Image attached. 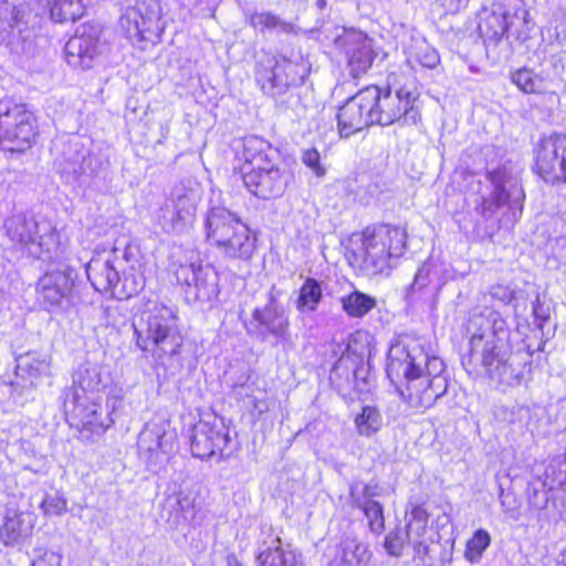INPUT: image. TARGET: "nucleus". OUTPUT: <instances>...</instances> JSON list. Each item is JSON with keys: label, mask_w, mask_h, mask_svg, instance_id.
Segmentation results:
<instances>
[{"label": "nucleus", "mask_w": 566, "mask_h": 566, "mask_svg": "<svg viewBox=\"0 0 566 566\" xmlns=\"http://www.w3.org/2000/svg\"><path fill=\"white\" fill-rule=\"evenodd\" d=\"M467 335L469 350L462 356L467 370L482 367L499 386L520 385L522 368L512 360L510 328L500 312L488 307L472 312L467 323Z\"/></svg>", "instance_id": "f257e3e1"}, {"label": "nucleus", "mask_w": 566, "mask_h": 566, "mask_svg": "<svg viewBox=\"0 0 566 566\" xmlns=\"http://www.w3.org/2000/svg\"><path fill=\"white\" fill-rule=\"evenodd\" d=\"M444 363L429 356L415 338L396 340L388 350L387 375L394 382L403 379L402 397L412 408L428 409L448 390Z\"/></svg>", "instance_id": "f03ea898"}, {"label": "nucleus", "mask_w": 566, "mask_h": 566, "mask_svg": "<svg viewBox=\"0 0 566 566\" xmlns=\"http://www.w3.org/2000/svg\"><path fill=\"white\" fill-rule=\"evenodd\" d=\"M417 98L418 94L406 86L395 90L390 86L384 90L374 85L367 86L338 108L339 135L347 138L371 125H413L420 118V113L415 107Z\"/></svg>", "instance_id": "7ed1b4c3"}, {"label": "nucleus", "mask_w": 566, "mask_h": 566, "mask_svg": "<svg viewBox=\"0 0 566 566\" xmlns=\"http://www.w3.org/2000/svg\"><path fill=\"white\" fill-rule=\"evenodd\" d=\"M134 327L137 346L144 352H150L157 364L169 368L178 361L184 337L172 308L148 302Z\"/></svg>", "instance_id": "20e7f679"}, {"label": "nucleus", "mask_w": 566, "mask_h": 566, "mask_svg": "<svg viewBox=\"0 0 566 566\" xmlns=\"http://www.w3.org/2000/svg\"><path fill=\"white\" fill-rule=\"evenodd\" d=\"M361 245L356 253L367 275H388L395 262L405 253L406 230L390 224L367 227L360 235Z\"/></svg>", "instance_id": "39448f33"}, {"label": "nucleus", "mask_w": 566, "mask_h": 566, "mask_svg": "<svg viewBox=\"0 0 566 566\" xmlns=\"http://www.w3.org/2000/svg\"><path fill=\"white\" fill-rule=\"evenodd\" d=\"M207 241L226 256L249 260L255 250L250 228L224 207L211 208L205 221Z\"/></svg>", "instance_id": "423d86ee"}, {"label": "nucleus", "mask_w": 566, "mask_h": 566, "mask_svg": "<svg viewBox=\"0 0 566 566\" xmlns=\"http://www.w3.org/2000/svg\"><path fill=\"white\" fill-rule=\"evenodd\" d=\"M8 239L36 259H51L57 249V232L51 222L38 221L32 214L19 212L4 220Z\"/></svg>", "instance_id": "0eeeda50"}, {"label": "nucleus", "mask_w": 566, "mask_h": 566, "mask_svg": "<svg viewBox=\"0 0 566 566\" xmlns=\"http://www.w3.org/2000/svg\"><path fill=\"white\" fill-rule=\"evenodd\" d=\"M528 503L543 518L566 522V453L549 461L542 488L530 489Z\"/></svg>", "instance_id": "6e6552de"}, {"label": "nucleus", "mask_w": 566, "mask_h": 566, "mask_svg": "<svg viewBox=\"0 0 566 566\" xmlns=\"http://www.w3.org/2000/svg\"><path fill=\"white\" fill-rule=\"evenodd\" d=\"M308 73L310 63L302 56H272L258 64L255 80L264 94L275 98L302 85Z\"/></svg>", "instance_id": "1a4fd4ad"}, {"label": "nucleus", "mask_w": 566, "mask_h": 566, "mask_svg": "<svg viewBox=\"0 0 566 566\" xmlns=\"http://www.w3.org/2000/svg\"><path fill=\"white\" fill-rule=\"evenodd\" d=\"M38 135L36 117L24 103L0 102V146L9 151L29 149Z\"/></svg>", "instance_id": "9d476101"}, {"label": "nucleus", "mask_w": 566, "mask_h": 566, "mask_svg": "<svg viewBox=\"0 0 566 566\" xmlns=\"http://www.w3.org/2000/svg\"><path fill=\"white\" fill-rule=\"evenodd\" d=\"M76 277L75 269L70 265L45 272L36 284L38 301L43 308L55 314L69 313L76 304Z\"/></svg>", "instance_id": "9b49d317"}, {"label": "nucleus", "mask_w": 566, "mask_h": 566, "mask_svg": "<svg viewBox=\"0 0 566 566\" xmlns=\"http://www.w3.org/2000/svg\"><path fill=\"white\" fill-rule=\"evenodd\" d=\"M488 179L492 191L480 205L481 214L492 218L500 208L507 207L514 219L520 217L525 195L518 179L505 167L489 171Z\"/></svg>", "instance_id": "f8f14e48"}, {"label": "nucleus", "mask_w": 566, "mask_h": 566, "mask_svg": "<svg viewBox=\"0 0 566 566\" xmlns=\"http://www.w3.org/2000/svg\"><path fill=\"white\" fill-rule=\"evenodd\" d=\"M176 432L165 419L150 420L138 436L137 448L147 469L157 472L174 451Z\"/></svg>", "instance_id": "ddd939ff"}, {"label": "nucleus", "mask_w": 566, "mask_h": 566, "mask_svg": "<svg viewBox=\"0 0 566 566\" xmlns=\"http://www.w3.org/2000/svg\"><path fill=\"white\" fill-rule=\"evenodd\" d=\"M31 9L25 0H3L0 3V41L14 50L29 52L34 32L28 27Z\"/></svg>", "instance_id": "4468645a"}, {"label": "nucleus", "mask_w": 566, "mask_h": 566, "mask_svg": "<svg viewBox=\"0 0 566 566\" xmlns=\"http://www.w3.org/2000/svg\"><path fill=\"white\" fill-rule=\"evenodd\" d=\"M64 411L72 420V424L78 428L83 439H92L93 436H102L112 424L113 419L91 420L103 411L102 405L96 402L87 394H80L78 389L70 388L64 391Z\"/></svg>", "instance_id": "2eb2a0df"}, {"label": "nucleus", "mask_w": 566, "mask_h": 566, "mask_svg": "<svg viewBox=\"0 0 566 566\" xmlns=\"http://www.w3.org/2000/svg\"><path fill=\"white\" fill-rule=\"evenodd\" d=\"M535 171L546 182L566 181V135L542 138L534 148Z\"/></svg>", "instance_id": "dca6fc26"}, {"label": "nucleus", "mask_w": 566, "mask_h": 566, "mask_svg": "<svg viewBox=\"0 0 566 566\" xmlns=\"http://www.w3.org/2000/svg\"><path fill=\"white\" fill-rule=\"evenodd\" d=\"M242 179L251 193L260 199L269 200L284 193L291 180V174L273 163L251 169L242 167Z\"/></svg>", "instance_id": "f3484780"}, {"label": "nucleus", "mask_w": 566, "mask_h": 566, "mask_svg": "<svg viewBox=\"0 0 566 566\" xmlns=\"http://www.w3.org/2000/svg\"><path fill=\"white\" fill-rule=\"evenodd\" d=\"M177 281L186 286L188 298L209 302L219 294V275L211 264H185L176 271Z\"/></svg>", "instance_id": "a211bd4d"}, {"label": "nucleus", "mask_w": 566, "mask_h": 566, "mask_svg": "<svg viewBox=\"0 0 566 566\" xmlns=\"http://www.w3.org/2000/svg\"><path fill=\"white\" fill-rule=\"evenodd\" d=\"M250 335H255L265 339L273 336L277 340H287L290 338V322L282 306L275 300L274 294H269L268 303L263 307H255L252 312V318L245 324Z\"/></svg>", "instance_id": "6ab92c4d"}, {"label": "nucleus", "mask_w": 566, "mask_h": 566, "mask_svg": "<svg viewBox=\"0 0 566 566\" xmlns=\"http://www.w3.org/2000/svg\"><path fill=\"white\" fill-rule=\"evenodd\" d=\"M335 45L344 53L347 70L352 77L366 74L374 62L371 40L360 31L344 30L335 40Z\"/></svg>", "instance_id": "aec40b11"}, {"label": "nucleus", "mask_w": 566, "mask_h": 566, "mask_svg": "<svg viewBox=\"0 0 566 566\" xmlns=\"http://www.w3.org/2000/svg\"><path fill=\"white\" fill-rule=\"evenodd\" d=\"M380 494L381 489L375 481L365 483L360 480H353L349 483L350 505L363 511L370 532L376 535L385 531L384 509L376 500Z\"/></svg>", "instance_id": "412c9836"}, {"label": "nucleus", "mask_w": 566, "mask_h": 566, "mask_svg": "<svg viewBox=\"0 0 566 566\" xmlns=\"http://www.w3.org/2000/svg\"><path fill=\"white\" fill-rule=\"evenodd\" d=\"M102 43L94 27H81L65 44L67 63L73 67L91 69L99 55Z\"/></svg>", "instance_id": "4be33fe9"}, {"label": "nucleus", "mask_w": 566, "mask_h": 566, "mask_svg": "<svg viewBox=\"0 0 566 566\" xmlns=\"http://www.w3.org/2000/svg\"><path fill=\"white\" fill-rule=\"evenodd\" d=\"M190 440L192 455L209 459L227 448L230 436L223 426L200 420L192 427Z\"/></svg>", "instance_id": "5701e85b"}, {"label": "nucleus", "mask_w": 566, "mask_h": 566, "mask_svg": "<svg viewBox=\"0 0 566 566\" xmlns=\"http://www.w3.org/2000/svg\"><path fill=\"white\" fill-rule=\"evenodd\" d=\"M255 560L258 566H303L301 555L290 544H284L271 527L262 531Z\"/></svg>", "instance_id": "b1692460"}, {"label": "nucleus", "mask_w": 566, "mask_h": 566, "mask_svg": "<svg viewBox=\"0 0 566 566\" xmlns=\"http://www.w3.org/2000/svg\"><path fill=\"white\" fill-rule=\"evenodd\" d=\"M119 263L116 250L93 256L86 264V274L92 286L101 293L111 292L113 296L116 295L120 284Z\"/></svg>", "instance_id": "393cba45"}, {"label": "nucleus", "mask_w": 566, "mask_h": 566, "mask_svg": "<svg viewBox=\"0 0 566 566\" xmlns=\"http://www.w3.org/2000/svg\"><path fill=\"white\" fill-rule=\"evenodd\" d=\"M428 512L420 505H415L410 512L406 514L407 525L406 532L409 536V544H411L420 557H428L431 559V554L436 547V537L438 534L428 528Z\"/></svg>", "instance_id": "a878e982"}, {"label": "nucleus", "mask_w": 566, "mask_h": 566, "mask_svg": "<svg viewBox=\"0 0 566 566\" xmlns=\"http://www.w3.org/2000/svg\"><path fill=\"white\" fill-rule=\"evenodd\" d=\"M369 545L356 535H344L329 549L327 566H369Z\"/></svg>", "instance_id": "bb28decb"}, {"label": "nucleus", "mask_w": 566, "mask_h": 566, "mask_svg": "<svg viewBox=\"0 0 566 566\" xmlns=\"http://www.w3.org/2000/svg\"><path fill=\"white\" fill-rule=\"evenodd\" d=\"M196 496L190 490H179L166 495L161 516L171 528L190 524L196 517Z\"/></svg>", "instance_id": "cd10ccee"}, {"label": "nucleus", "mask_w": 566, "mask_h": 566, "mask_svg": "<svg viewBox=\"0 0 566 566\" xmlns=\"http://www.w3.org/2000/svg\"><path fill=\"white\" fill-rule=\"evenodd\" d=\"M34 524L32 513L8 507L0 527V541L4 546L21 544L32 535Z\"/></svg>", "instance_id": "c85d7f7f"}, {"label": "nucleus", "mask_w": 566, "mask_h": 566, "mask_svg": "<svg viewBox=\"0 0 566 566\" xmlns=\"http://www.w3.org/2000/svg\"><path fill=\"white\" fill-rule=\"evenodd\" d=\"M478 29L485 41L497 43L507 33V0L493 2L482 8L479 14Z\"/></svg>", "instance_id": "c756f323"}, {"label": "nucleus", "mask_w": 566, "mask_h": 566, "mask_svg": "<svg viewBox=\"0 0 566 566\" xmlns=\"http://www.w3.org/2000/svg\"><path fill=\"white\" fill-rule=\"evenodd\" d=\"M51 358L46 354L27 353L17 359L15 374L24 384L23 388L36 387L38 380L50 375Z\"/></svg>", "instance_id": "7c9ffc66"}, {"label": "nucleus", "mask_w": 566, "mask_h": 566, "mask_svg": "<svg viewBox=\"0 0 566 566\" xmlns=\"http://www.w3.org/2000/svg\"><path fill=\"white\" fill-rule=\"evenodd\" d=\"M242 158L243 167L251 169L277 163L280 154L268 140L259 136H248L242 142Z\"/></svg>", "instance_id": "2f4dec72"}, {"label": "nucleus", "mask_w": 566, "mask_h": 566, "mask_svg": "<svg viewBox=\"0 0 566 566\" xmlns=\"http://www.w3.org/2000/svg\"><path fill=\"white\" fill-rule=\"evenodd\" d=\"M534 21L522 0H507V33L506 38L525 42L534 29Z\"/></svg>", "instance_id": "473e14b6"}, {"label": "nucleus", "mask_w": 566, "mask_h": 566, "mask_svg": "<svg viewBox=\"0 0 566 566\" xmlns=\"http://www.w3.org/2000/svg\"><path fill=\"white\" fill-rule=\"evenodd\" d=\"M406 60L411 67L419 65L434 69L440 63V55L420 34H412L403 49Z\"/></svg>", "instance_id": "72a5a7b5"}, {"label": "nucleus", "mask_w": 566, "mask_h": 566, "mask_svg": "<svg viewBox=\"0 0 566 566\" xmlns=\"http://www.w3.org/2000/svg\"><path fill=\"white\" fill-rule=\"evenodd\" d=\"M446 283L443 268L432 259H428L415 274L413 282L407 289V296L429 289L432 292L439 291Z\"/></svg>", "instance_id": "f704fd0d"}, {"label": "nucleus", "mask_w": 566, "mask_h": 566, "mask_svg": "<svg viewBox=\"0 0 566 566\" xmlns=\"http://www.w3.org/2000/svg\"><path fill=\"white\" fill-rule=\"evenodd\" d=\"M156 14L154 11L142 12V7L128 8L120 18V27L126 28L130 38L147 39V33L151 31Z\"/></svg>", "instance_id": "c9c22d12"}, {"label": "nucleus", "mask_w": 566, "mask_h": 566, "mask_svg": "<svg viewBox=\"0 0 566 566\" xmlns=\"http://www.w3.org/2000/svg\"><path fill=\"white\" fill-rule=\"evenodd\" d=\"M168 200L177 209L178 213L181 214V219H185L190 224L196 216L197 207L200 201L199 190L196 188H188L185 185H178L174 188L171 197Z\"/></svg>", "instance_id": "e433bc0d"}, {"label": "nucleus", "mask_w": 566, "mask_h": 566, "mask_svg": "<svg viewBox=\"0 0 566 566\" xmlns=\"http://www.w3.org/2000/svg\"><path fill=\"white\" fill-rule=\"evenodd\" d=\"M342 308L353 318H360L367 315L377 305L374 296L365 294L358 290L350 292L340 298Z\"/></svg>", "instance_id": "4c0bfd02"}, {"label": "nucleus", "mask_w": 566, "mask_h": 566, "mask_svg": "<svg viewBox=\"0 0 566 566\" xmlns=\"http://www.w3.org/2000/svg\"><path fill=\"white\" fill-rule=\"evenodd\" d=\"M247 22L254 29L264 31H277L282 33H290L293 25L290 22L282 20L279 15L270 11H253L247 13Z\"/></svg>", "instance_id": "58836bf2"}, {"label": "nucleus", "mask_w": 566, "mask_h": 566, "mask_svg": "<svg viewBox=\"0 0 566 566\" xmlns=\"http://www.w3.org/2000/svg\"><path fill=\"white\" fill-rule=\"evenodd\" d=\"M51 18L59 23L75 21L84 14L82 0H45Z\"/></svg>", "instance_id": "ea45409f"}, {"label": "nucleus", "mask_w": 566, "mask_h": 566, "mask_svg": "<svg viewBox=\"0 0 566 566\" xmlns=\"http://www.w3.org/2000/svg\"><path fill=\"white\" fill-rule=\"evenodd\" d=\"M156 223L163 229V231L170 233H180L186 230L188 223L185 219H181V214L178 213L174 205L166 199L163 206L155 213Z\"/></svg>", "instance_id": "a19ab883"}, {"label": "nucleus", "mask_w": 566, "mask_h": 566, "mask_svg": "<svg viewBox=\"0 0 566 566\" xmlns=\"http://www.w3.org/2000/svg\"><path fill=\"white\" fill-rule=\"evenodd\" d=\"M322 300L321 284L312 277L306 279L300 290L296 308L300 312H314Z\"/></svg>", "instance_id": "79ce46f5"}, {"label": "nucleus", "mask_w": 566, "mask_h": 566, "mask_svg": "<svg viewBox=\"0 0 566 566\" xmlns=\"http://www.w3.org/2000/svg\"><path fill=\"white\" fill-rule=\"evenodd\" d=\"M512 82L526 94H537L545 90L544 80L531 69H520L512 73Z\"/></svg>", "instance_id": "37998d69"}, {"label": "nucleus", "mask_w": 566, "mask_h": 566, "mask_svg": "<svg viewBox=\"0 0 566 566\" xmlns=\"http://www.w3.org/2000/svg\"><path fill=\"white\" fill-rule=\"evenodd\" d=\"M355 424L360 436L370 437L380 430L382 417L375 407L366 406L356 417Z\"/></svg>", "instance_id": "c03bdc74"}, {"label": "nucleus", "mask_w": 566, "mask_h": 566, "mask_svg": "<svg viewBox=\"0 0 566 566\" xmlns=\"http://www.w3.org/2000/svg\"><path fill=\"white\" fill-rule=\"evenodd\" d=\"M491 544V536L488 531L480 528L475 531L472 537L467 542L464 557L471 564L481 560L483 553Z\"/></svg>", "instance_id": "a18cd8bd"}, {"label": "nucleus", "mask_w": 566, "mask_h": 566, "mask_svg": "<svg viewBox=\"0 0 566 566\" xmlns=\"http://www.w3.org/2000/svg\"><path fill=\"white\" fill-rule=\"evenodd\" d=\"M80 387V394H87V391L98 390L102 384V377L97 368H83L80 369L77 378L75 379Z\"/></svg>", "instance_id": "49530a36"}, {"label": "nucleus", "mask_w": 566, "mask_h": 566, "mask_svg": "<svg viewBox=\"0 0 566 566\" xmlns=\"http://www.w3.org/2000/svg\"><path fill=\"white\" fill-rule=\"evenodd\" d=\"M144 287V279L142 275H124L123 280L120 279V284L116 290L117 298H129L138 292H140Z\"/></svg>", "instance_id": "de8ad7c7"}, {"label": "nucleus", "mask_w": 566, "mask_h": 566, "mask_svg": "<svg viewBox=\"0 0 566 566\" xmlns=\"http://www.w3.org/2000/svg\"><path fill=\"white\" fill-rule=\"evenodd\" d=\"M409 543V536L402 528H396L388 533L385 538V549L391 556H400L406 543Z\"/></svg>", "instance_id": "09e8293b"}, {"label": "nucleus", "mask_w": 566, "mask_h": 566, "mask_svg": "<svg viewBox=\"0 0 566 566\" xmlns=\"http://www.w3.org/2000/svg\"><path fill=\"white\" fill-rule=\"evenodd\" d=\"M40 507L45 515H60L66 511V500L59 494H46Z\"/></svg>", "instance_id": "8fccbe9b"}, {"label": "nucleus", "mask_w": 566, "mask_h": 566, "mask_svg": "<svg viewBox=\"0 0 566 566\" xmlns=\"http://www.w3.org/2000/svg\"><path fill=\"white\" fill-rule=\"evenodd\" d=\"M319 160V153L315 148H308L303 150V164L311 168L317 177H322L325 175V168L321 165Z\"/></svg>", "instance_id": "3c124183"}, {"label": "nucleus", "mask_w": 566, "mask_h": 566, "mask_svg": "<svg viewBox=\"0 0 566 566\" xmlns=\"http://www.w3.org/2000/svg\"><path fill=\"white\" fill-rule=\"evenodd\" d=\"M533 315L537 327L543 332L545 323L551 318V307L542 302L539 296L533 303Z\"/></svg>", "instance_id": "603ef678"}, {"label": "nucleus", "mask_w": 566, "mask_h": 566, "mask_svg": "<svg viewBox=\"0 0 566 566\" xmlns=\"http://www.w3.org/2000/svg\"><path fill=\"white\" fill-rule=\"evenodd\" d=\"M490 295L493 300L509 304L513 298L514 292L509 286L497 284L491 287Z\"/></svg>", "instance_id": "864d4df0"}, {"label": "nucleus", "mask_w": 566, "mask_h": 566, "mask_svg": "<svg viewBox=\"0 0 566 566\" xmlns=\"http://www.w3.org/2000/svg\"><path fill=\"white\" fill-rule=\"evenodd\" d=\"M62 556L55 552H45L33 566H61Z\"/></svg>", "instance_id": "5fc2aeb1"}, {"label": "nucleus", "mask_w": 566, "mask_h": 566, "mask_svg": "<svg viewBox=\"0 0 566 566\" xmlns=\"http://www.w3.org/2000/svg\"><path fill=\"white\" fill-rule=\"evenodd\" d=\"M226 563H227V566H243L242 563L238 559V557L233 553H230L227 555Z\"/></svg>", "instance_id": "6e6d98bb"}, {"label": "nucleus", "mask_w": 566, "mask_h": 566, "mask_svg": "<svg viewBox=\"0 0 566 566\" xmlns=\"http://www.w3.org/2000/svg\"><path fill=\"white\" fill-rule=\"evenodd\" d=\"M102 412H103V411L98 412L97 417H90L88 419H91V420H104L105 422H107V421H108V419H111V418H109V417H104V418H103V417H102Z\"/></svg>", "instance_id": "4d7b16f0"}, {"label": "nucleus", "mask_w": 566, "mask_h": 566, "mask_svg": "<svg viewBox=\"0 0 566 566\" xmlns=\"http://www.w3.org/2000/svg\"><path fill=\"white\" fill-rule=\"evenodd\" d=\"M469 0H457V9L465 8Z\"/></svg>", "instance_id": "13d9d810"}]
</instances>
